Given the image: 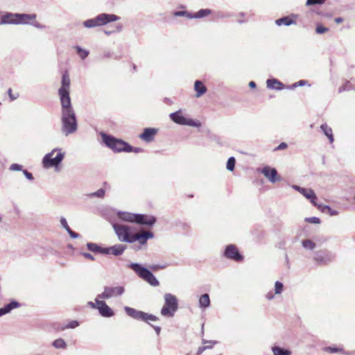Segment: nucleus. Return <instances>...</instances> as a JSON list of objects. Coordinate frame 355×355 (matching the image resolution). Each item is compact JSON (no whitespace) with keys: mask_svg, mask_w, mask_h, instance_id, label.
<instances>
[{"mask_svg":"<svg viewBox=\"0 0 355 355\" xmlns=\"http://www.w3.org/2000/svg\"><path fill=\"white\" fill-rule=\"evenodd\" d=\"M61 103V131L65 135L73 134L78 129V121L71 102Z\"/></svg>","mask_w":355,"mask_h":355,"instance_id":"f257e3e1","label":"nucleus"},{"mask_svg":"<svg viewBox=\"0 0 355 355\" xmlns=\"http://www.w3.org/2000/svg\"><path fill=\"white\" fill-rule=\"evenodd\" d=\"M36 17L37 15L35 14L12 13L6 12L0 17V25H28V24L30 23V20L36 19Z\"/></svg>","mask_w":355,"mask_h":355,"instance_id":"f03ea898","label":"nucleus"},{"mask_svg":"<svg viewBox=\"0 0 355 355\" xmlns=\"http://www.w3.org/2000/svg\"><path fill=\"white\" fill-rule=\"evenodd\" d=\"M100 135L104 144L114 153L126 152V150H130V145L126 141L103 132H101Z\"/></svg>","mask_w":355,"mask_h":355,"instance_id":"7ed1b4c3","label":"nucleus"},{"mask_svg":"<svg viewBox=\"0 0 355 355\" xmlns=\"http://www.w3.org/2000/svg\"><path fill=\"white\" fill-rule=\"evenodd\" d=\"M128 267L131 268L140 278L148 282L153 286H157L159 285V281L152 273V272L147 268L141 266L138 263H131Z\"/></svg>","mask_w":355,"mask_h":355,"instance_id":"20e7f679","label":"nucleus"},{"mask_svg":"<svg viewBox=\"0 0 355 355\" xmlns=\"http://www.w3.org/2000/svg\"><path fill=\"white\" fill-rule=\"evenodd\" d=\"M119 19V17L116 15L101 13L94 18L85 20L83 22V26L87 28H92L97 26H101Z\"/></svg>","mask_w":355,"mask_h":355,"instance_id":"39448f33","label":"nucleus"},{"mask_svg":"<svg viewBox=\"0 0 355 355\" xmlns=\"http://www.w3.org/2000/svg\"><path fill=\"white\" fill-rule=\"evenodd\" d=\"M64 157V153L60 148H55L46 154L42 159L43 166L46 168L58 167Z\"/></svg>","mask_w":355,"mask_h":355,"instance_id":"423d86ee","label":"nucleus"},{"mask_svg":"<svg viewBox=\"0 0 355 355\" xmlns=\"http://www.w3.org/2000/svg\"><path fill=\"white\" fill-rule=\"evenodd\" d=\"M164 298V305L161 309V314L165 317H173L178 309V298L171 293H166Z\"/></svg>","mask_w":355,"mask_h":355,"instance_id":"0eeeda50","label":"nucleus"},{"mask_svg":"<svg viewBox=\"0 0 355 355\" xmlns=\"http://www.w3.org/2000/svg\"><path fill=\"white\" fill-rule=\"evenodd\" d=\"M112 227L120 241L132 243L135 234L130 226L112 223Z\"/></svg>","mask_w":355,"mask_h":355,"instance_id":"6e6552de","label":"nucleus"},{"mask_svg":"<svg viewBox=\"0 0 355 355\" xmlns=\"http://www.w3.org/2000/svg\"><path fill=\"white\" fill-rule=\"evenodd\" d=\"M169 117L171 119V121H173L174 123L178 125H189L195 128H199L201 126V123L199 121L185 117L182 114V112L181 110L171 113Z\"/></svg>","mask_w":355,"mask_h":355,"instance_id":"1a4fd4ad","label":"nucleus"},{"mask_svg":"<svg viewBox=\"0 0 355 355\" xmlns=\"http://www.w3.org/2000/svg\"><path fill=\"white\" fill-rule=\"evenodd\" d=\"M124 311L125 313L132 318L146 322L148 324H150L149 321L158 320V318L153 314L145 313L129 306H125Z\"/></svg>","mask_w":355,"mask_h":355,"instance_id":"9d476101","label":"nucleus"},{"mask_svg":"<svg viewBox=\"0 0 355 355\" xmlns=\"http://www.w3.org/2000/svg\"><path fill=\"white\" fill-rule=\"evenodd\" d=\"M313 261L319 266H325L332 262L335 254L328 250L323 249L316 251L313 255Z\"/></svg>","mask_w":355,"mask_h":355,"instance_id":"9b49d317","label":"nucleus"},{"mask_svg":"<svg viewBox=\"0 0 355 355\" xmlns=\"http://www.w3.org/2000/svg\"><path fill=\"white\" fill-rule=\"evenodd\" d=\"M61 87L58 89V94L60 98V103L71 102L69 96L70 79L67 73L62 76Z\"/></svg>","mask_w":355,"mask_h":355,"instance_id":"f8f14e48","label":"nucleus"},{"mask_svg":"<svg viewBox=\"0 0 355 355\" xmlns=\"http://www.w3.org/2000/svg\"><path fill=\"white\" fill-rule=\"evenodd\" d=\"M125 288L123 286H105L102 293L98 294L97 296L101 299H110L121 296L123 294Z\"/></svg>","mask_w":355,"mask_h":355,"instance_id":"ddd939ff","label":"nucleus"},{"mask_svg":"<svg viewBox=\"0 0 355 355\" xmlns=\"http://www.w3.org/2000/svg\"><path fill=\"white\" fill-rule=\"evenodd\" d=\"M223 256L230 260H233L236 262L242 261L243 260V256L240 253L237 247L234 244H230L226 246Z\"/></svg>","mask_w":355,"mask_h":355,"instance_id":"4468645a","label":"nucleus"},{"mask_svg":"<svg viewBox=\"0 0 355 355\" xmlns=\"http://www.w3.org/2000/svg\"><path fill=\"white\" fill-rule=\"evenodd\" d=\"M258 171L263 174L271 183L274 184L282 180L275 168L265 166L261 170L258 169Z\"/></svg>","mask_w":355,"mask_h":355,"instance_id":"2eb2a0df","label":"nucleus"},{"mask_svg":"<svg viewBox=\"0 0 355 355\" xmlns=\"http://www.w3.org/2000/svg\"><path fill=\"white\" fill-rule=\"evenodd\" d=\"M96 296L95 301L97 304L96 309L98 310L100 315L104 318H110L114 315V311L105 303V301L101 300Z\"/></svg>","mask_w":355,"mask_h":355,"instance_id":"dca6fc26","label":"nucleus"},{"mask_svg":"<svg viewBox=\"0 0 355 355\" xmlns=\"http://www.w3.org/2000/svg\"><path fill=\"white\" fill-rule=\"evenodd\" d=\"M292 188L300 192L306 199L309 200L313 205H316L317 196L313 190L311 189L301 187L295 184L293 185Z\"/></svg>","mask_w":355,"mask_h":355,"instance_id":"f3484780","label":"nucleus"},{"mask_svg":"<svg viewBox=\"0 0 355 355\" xmlns=\"http://www.w3.org/2000/svg\"><path fill=\"white\" fill-rule=\"evenodd\" d=\"M157 221L153 216H148L146 214H136L135 223L142 225L153 226Z\"/></svg>","mask_w":355,"mask_h":355,"instance_id":"a211bd4d","label":"nucleus"},{"mask_svg":"<svg viewBox=\"0 0 355 355\" xmlns=\"http://www.w3.org/2000/svg\"><path fill=\"white\" fill-rule=\"evenodd\" d=\"M157 133V129L153 128H146L139 135V138L146 142H151L154 140Z\"/></svg>","mask_w":355,"mask_h":355,"instance_id":"6ab92c4d","label":"nucleus"},{"mask_svg":"<svg viewBox=\"0 0 355 355\" xmlns=\"http://www.w3.org/2000/svg\"><path fill=\"white\" fill-rule=\"evenodd\" d=\"M154 237V234L152 232H146L141 234H135L134 238H132V243L138 241L140 245H143L146 244L147 241Z\"/></svg>","mask_w":355,"mask_h":355,"instance_id":"aec40b11","label":"nucleus"},{"mask_svg":"<svg viewBox=\"0 0 355 355\" xmlns=\"http://www.w3.org/2000/svg\"><path fill=\"white\" fill-rule=\"evenodd\" d=\"M20 306L21 304L19 302L12 300L8 304H5L3 307L0 308V317L10 313L13 309Z\"/></svg>","mask_w":355,"mask_h":355,"instance_id":"412c9836","label":"nucleus"},{"mask_svg":"<svg viewBox=\"0 0 355 355\" xmlns=\"http://www.w3.org/2000/svg\"><path fill=\"white\" fill-rule=\"evenodd\" d=\"M292 17H296V15H292L291 16H286L275 20V24L277 26L284 25L286 26L296 24V21L292 19Z\"/></svg>","mask_w":355,"mask_h":355,"instance_id":"4be33fe9","label":"nucleus"},{"mask_svg":"<svg viewBox=\"0 0 355 355\" xmlns=\"http://www.w3.org/2000/svg\"><path fill=\"white\" fill-rule=\"evenodd\" d=\"M266 85L271 89L282 90L284 88V85L276 78L268 79Z\"/></svg>","mask_w":355,"mask_h":355,"instance_id":"5701e85b","label":"nucleus"},{"mask_svg":"<svg viewBox=\"0 0 355 355\" xmlns=\"http://www.w3.org/2000/svg\"><path fill=\"white\" fill-rule=\"evenodd\" d=\"M194 90L196 91V96L200 97L206 93L207 89L201 80H197L194 83Z\"/></svg>","mask_w":355,"mask_h":355,"instance_id":"b1692460","label":"nucleus"},{"mask_svg":"<svg viewBox=\"0 0 355 355\" xmlns=\"http://www.w3.org/2000/svg\"><path fill=\"white\" fill-rule=\"evenodd\" d=\"M117 216L121 220L123 221L135 223L136 214H132L125 211H119L117 213Z\"/></svg>","mask_w":355,"mask_h":355,"instance_id":"393cba45","label":"nucleus"},{"mask_svg":"<svg viewBox=\"0 0 355 355\" xmlns=\"http://www.w3.org/2000/svg\"><path fill=\"white\" fill-rule=\"evenodd\" d=\"M274 355H291L292 352L288 348L282 347L279 345H274L271 347Z\"/></svg>","mask_w":355,"mask_h":355,"instance_id":"a878e982","label":"nucleus"},{"mask_svg":"<svg viewBox=\"0 0 355 355\" xmlns=\"http://www.w3.org/2000/svg\"><path fill=\"white\" fill-rule=\"evenodd\" d=\"M127 246L122 244H117L110 247V254L114 256L121 255L126 250Z\"/></svg>","mask_w":355,"mask_h":355,"instance_id":"bb28decb","label":"nucleus"},{"mask_svg":"<svg viewBox=\"0 0 355 355\" xmlns=\"http://www.w3.org/2000/svg\"><path fill=\"white\" fill-rule=\"evenodd\" d=\"M322 350L325 352L334 354V353H343L346 355H351L349 352H345L344 349L340 347L336 346H327L324 347Z\"/></svg>","mask_w":355,"mask_h":355,"instance_id":"cd10ccee","label":"nucleus"},{"mask_svg":"<svg viewBox=\"0 0 355 355\" xmlns=\"http://www.w3.org/2000/svg\"><path fill=\"white\" fill-rule=\"evenodd\" d=\"M320 129L324 135L327 137L330 143H333L334 139L331 128L329 127L327 124L323 123L321 125Z\"/></svg>","mask_w":355,"mask_h":355,"instance_id":"c85d7f7f","label":"nucleus"},{"mask_svg":"<svg viewBox=\"0 0 355 355\" xmlns=\"http://www.w3.org/2000/svg\"><path fill=\"white\" fill-rule=\"evenodd\" d=\"M210 306L209 295L207 293L202 295L199 299V306L201 309H206Z\"/></svg>","mask_w":355,"mask_h":355,"instance_id":"c756f323","label":"nucleus"},{"mask_svg":"<svg viewBox=\"0 0 355 355\" xmlns=\"http://www.w3.org/2000/svg\"><path fill=\"white\" fill-rule=\"evenodd\" d=\"M302 247L306 250H313L316 248V243L311 239H303L301 241Z\"/></svg>","mask_w":355,"mask_h":355,"instance_id":"7c9ffc66","label":"nucleus"},{"mask_svg":"<svg viewBox=\"0 0 355 355\" xmlns=\"http://www.w3.org/2000/svg\"><path fill=\"white\" fill-rule=\"evenodd\" d=\"M211 13V10L206 8V9H200L196 13L193 15V18H203L205 17L208 16Z\"/></svg>","mask_w":355,"mask_h":355,"instance_id":"2f4dec72","label":"nucleus"},{"mask_svg":"<svg viewBox=\"0 0 355 355\" xmlns=\"http://www.w3.org/2000/svg\"><path fill=\"white\" fill-rule=\"evenodd\" d=\"M52 345H53V347H54L56 349H66L67 346L66 342L62 338L55 339L52 343Z\"/></svg>","mask_w":355,"mask_h":355,"instance_id":"473e14b6","label":"nucleus"},{"mask_svg":"<svg viewBox=\"0 0 355 355\" xmlns=\"http://www.w3.org/2000/svg\"><path fill=\"white\" fill-rule=\"evenodd\" d=\"M74 48L76 50L77 53L78 54V55L80 56V58L82 60H85L88 56L89 53V51L83 49L80 46H78V45L75 46Z\"/></svg>","mask_w":355,"mask_h":355,"instance_id":"72a5a7b5","label":"nucleus"},{"mask_svg":"<svg viewBox=\"0 0 355 355\" xmlns=\"http://www.w3.org/2000/svg\"><path fill=\"white\" fill-rule=\"evenodd\" d=\"M236 159L234 157H230L227 162L226 168L228 171H232L235 168Z\"/></svg>","mask_w":355,"mask_h":355,"instance_id":"f704fd0d","label":"nucleus"},{"mask_svg":"<svg viewBox=\"0 0 355 355\" xmlns=\"http://www.w3.org/2000/svg\"><path fill=\"white\" fill-rule=\"evenodd\" d=\"M175 17H186L189 19H193V15L185 10H179L173 12Z\"/></svg>","mask_w":355,"mask_h":355,"instance_id":"c9c22d12","label":"nucleus"},{"mask_svg":"<svg viewBox=\"0 0 355 355\" xmlns=\"http://www.w3.org/2000/svg\"><path fill=\"white\" fill-rule=\"evenodd\" d=\"M87 248L92 252L98 253L100 250V246L95 243H87Z\"/></svg>","mask_w":355,"mask_h":355,"instance_id":"e433bc0d","label":"nucleus"},{"mask_svg":"<svg viewBox=\"0 0 355 355\" xmlns=\"http://www.w3.org/2000/svg\"><path fill=\"white\" fill-rule=\"evenodd\" d=\"M283 290H284V284L279 281L275 282V294L280 295L283 292Z\"/></svg>","mask_w":355,"mask_h":355,"instance_id":"4c0bfd02","label":"nucleus"},{"mask_svg":"<svg viewBox=\"0 0 355 355\" xmlns=\"http://www.w3.org/2000/svg\"><path fill=\"white\" fill-rule=\"evenodd\" d=\"M79 322L77 320H71L68 322L64 327H62V330H64L66 329H75L79 326Z\"/></svg>","mask_w":355,"mask_h":355,"instance_id":"58836bf2","label":"nucleus"},{"mask_svg":"<svg viewBox=\"0 0 355 355\" xmlns=\"http://www.w3.org/2000/svg\"><path fill=\"white\" fill-rule=\"evenodd\" d=\"M327 0H306V6H315V5H322Z\"/></svg>","mask_w":355,"mask_h":355,"instance_id":"ea45409f","label":"nucleus"},{"mask_svg":"<svg viewBox=\"0 0 355 355\" xmlns=\"http://www.w3.org/2000/svg\"><path fill=\"white\" fill-rule=\"evenodd\" d=\"M218 342L214 340H207L202 339V344L206 347V349H211L214 345H216Z\"/></svg>","mask_w":355,"mask_h":355,"instance_id":"a19ab883","label":"nucleus"},{"mask_svg":"<svg viewBox=\"0 0 355 355\" xmlns=\"http://www.w3.org/2000/svg\"><path fill=\"white\" fill-rule=\"evenodd\" d=\"M105 190L103 189H100L96 192L91 193L89 196L92 197H97V198H103L105 196Z\"/></svg>","mask_w":355,"mask_h":355,"instance_id":"79ce46f5","label":"nucleus"},{"mask_svg":"<svg viewBox=\"0 0 355 355\" xmlns=\"http://www.w3.org/2000/svg\"><path fill=\"white\" fill-rule=\"evenodd\" d=\"M352 89V85L349 82H346L345 84L340 86L338 89V92L341 93L343 91L350 90Z\"/></svg>","mask_w":355,"mask_h":355,"instance_id":"37998d69","label":"nucleus"},{"mask_svg":"<svg viewBox=\"0 0 355 355\" xmlns=\"http://www.w3.org/2000/svg\"><path fill=\"white\" fill-rule=\"evenodd\" d=\"M305 221L310 223H313V224H320V219L319 218L315 217V216L306 218Z\"/></svg>","mask_w":355,"mask_h":355,"instance_id":"c03bdc74","label":"nucleus"},{"mask_svg":"<svg viewBox=\"0 0 355 355\" xmlns=\"http://www.w3.org/2000/svg\"><path fill=\"white\" fill-rule=\"evenodd\" d=\"M28 25H32L33 26L39 28V29H43L45 28V26L40 24L37 21H35V19L33 20H30V23L28 24Z\"/></svg>","mask_w":355,"mask_h":355,"instance_id":"a18cd8bd","label":"nucleus"},{"mask_svg":"<svg viewBox=\"0 0 355 355\" xmlns=\"http://www.w3.org/2000/svg\"><path fill=\"white\" fill-rule=\"evenodd\" d=\"M9 170L12 171H23L22 166L19 164H12L9 167Z\"/></svg>","mask_w":355,"mask_h":355,"instance_id":"49530a36","label":"nucleus"},{"mask_svg":"<svg viewBox=\"0 0 355 355\" xmlns=\"http://www.w3.org/2000/svg\"><path fill=\"white\" fill-rule=\"evenodd\" d=\"M314 206L316 207L322 212H325L328 209H330V207L329 205L318 204L317 202H316V205H314Z\"/></svg>","mask_w":355,"mask_h":355,"instance_id":"de8ad7c7","label":"nucleus"},{"mask_svg":"<svg viewBox=\"0 0 355 355\" xmlns=\"http://www.w3.org/2000/svg\"><path fill=\"white\" fill-rule=\"evenodd\" d=\"M60 224L62 225V227L67 232L69 230V229H71L69 227V226L68 225V223H67V219L64 218V217H61L60 218Z\"/></svg>","mask_w":355,"mask_h":355,"instance_id":"09e8293b","label":"nucleus"},{"mask_svg":"<svg viewBox=\"0 0 355 355\" xmlns=\"http://www.w3.org/2000/svg\"><path fill=\"white\" fill-rule=\"evenodd\" d=\"M328 31V28L321 25H318L315 28V32L318 34H322Z\"/></svg>","mask_w":355,"mask_h":355,"instance_id":"8fccbe9b","label":"nucleus"},{"mask_svg":"<svg viewBox=\"0 0 355 355\" xmlns=\"http://www.w3.org/2000/svg\"><path fill=\"white\" fill-rule=\"evenodd\" d=\"M307 84V81L305 80H300L297 83L292 85L291 88H295L297 87H302Z\"/></svg>","mask_w":355,"mask_h":355,"instance_id":"3c124183","label":"nucleus"},{"mask_svg":"<svg viewBox=\"0 0 355 355\" xmlns=\"http://www.w3.org/2000/svg\"><path fill=\"white\" fill-rule=\"evenodd\" d=\"M144 150L141 148H139V147H133L130 145V150H126L125 153H130V152H133L135 153H141L143 152Z\"/></svg>","mask_w":355,"mask_h":355,"instance_id":"603ef678","label":"nucleus"},{"mask_svg":"<svg viewBox=\"0 0 355 355\" xmlns=\"http://www.w3.org/2000/svg\"><path fill=\"white\" fill-rule=\"evenodd\" d=\"M287 147H288V144H287L286 142H282V143H280V144H279V146H277L275 148V150H284V149H286Z\"/></svg>","mask_w":355,"mask_h":355,"instance_id":"864d4df0","label":"nucleus"},{"mask_svg":"<svg viewBox=\"0 0 355 355\" xmlns=\"http://www.w3.org/2000/svg\"><path fill=\"white\" fill-rule=\"evenodd\" d=\"M22 172L28 180H33L34 179L33 174L28 172L27 170H23Z\"/></svg>","mask_w":355,"mask_h":355,"instance_id":"5fc2aeb1","label":"nucleus"},{"mask_svg":"<svg viewBox=\"0 0 355 355\" xmlns=\"http://www.w3.org/2000/svg\"><path fill=\"white\" fill-rule=\"evenodd\" d=\"M67 233L69 234V236L73 239H78L80 237V234L72 231L71 229H69L67 231Z\"/></svg>","mask_w":355,"mask_h":355,"instance_id":"6e6d98bb","label":"nucleus"},{"mask_svg":"<svg viewBox=\"0 0 355 355\" xmlns=\"http://www.w3.org/2000/svg\"><path fill=\"white\" fill-rule=\"evenodd\" d=\"M98 253H101V254H110V248H102V247H100V250H98Z\"/></svg>","mask_w":355,"mask_h":355,"instance_id":"4d7b16f0","label":"nucleus"},{"mask_svg":"<svg viewBox=\"0 0 355 355\" xmlns=\"http://www.w3.org/2000/svg\"><path fill=\"white\" fill-rule=\"evenodd\" d=\"M166 267V265L155 264V265L150 266V268L152 269V270H159V269H164Z\"/></svg>","mask_w":355,"mask_h":355,"instance_id":"13d9d810","label":"nucleus"},{"mask_svg":"<svg viewBox=\"0 0 355 355\" xmlns=\"http://www.w3.org/2000/svg\"><path fill=\"white\" fill-rule=\"evenodd\" d=\"M82 255L86 258V259H88L89 260H92V261H94V257L90 254V253H88V252H83L82 253Z\"/></svg>","mask_w":355,"mask_h":355,"instance_id":"bf43d9fd","label":"nucleus"},{"mask_svg":"<svg viewBox=\"0 0 355 355\" xmlns=\"http://www.w3.org/2000/svg\"><path fill=\"white\" fill-rule=\"evenodd\" d=\"M239 16L240 17V18L238 19V22L239 24H243L246 22V20L243 19V18H244L245 16V14L244 12H240L239 14Z\"/></svg>","mask_w":355,"mask_h":355,"instance_id":"052dcab7","label":"nucleus"},{"mask_svg":"<svg viewBox=\"0 0 355 355\" xmlns=\"http://www.w3.org/2000/svg\"><path fill=\"white\" fill-rule=\"evenodd\" d=\"M274 297L275 295L272 291H269L266 295V299H268V300H273Z\"/></svg>","mask_w":355,"mask_h":355,"instance_id":"680f3d73","label":"nucleus"},{"mask_svg":"<svg viewBox=\"0 0 355 355\" xmlns=\"http://www.w3.org/2000/svg\"><path fill=\"white\" fill-rule=\"evenodd\" d=\"M327 211L330 216H337L338 214V211L332 209L331 207H330V209L327 210Z\"/></svg>","mask_w":355,"mask_h":355,"instance_id":"e2e57ef3","label":"nucleus"},{"mask_svg":"<svg viewBox=\"0 0 355 355\" xmlns=\"http://www.w3.org/2000/svg\"><path fill=\"white\" fill-rule=\"evenodd\" d=\"M8 93L9 97H10L11 101H14V100H15L17 98V96H15L12 95V89L10 88L8 89Z\"/></svg>","mask_w":355,"mask_h":355,"instance_id":"0e129e2a","label":"nucleus"},{"mask_svg":"<svg viewBox=\"0 0 355 355\" xmlns=\"http://www.w3.org/2000/svg\"><path fill=\"white\" fill-rule=\"evenodd\" d=\"M206 350L205 345L199 347L197 352V355H200L204 351Z\"/></svg>","mask_w":355,"mask_h":355,"instance_id":"69168bd1","label":"nucleus"},{"mask_svg":"<svg viewBox=\"0 0 355 355\" xmlns=\"http://www.w3.org/2000/svg\"><path fill=\"white\" fill-rule=\"evenodd\" d=\"M150 326L155 329L157 335H159L160 334V331H161V328L158 326H154V325H152L150 324Z\"/></svg>","mask_w":355,"mask_h":355,"instance_id":"338daca9","label":"nucleus"},{"mask_svg":"<svg viewBox=\"0 0 355 355\" xmlns=\"http://www.w3.org/2000/svg\"><path fill=\"white\" fill-rule=\"evenodd\" d=\"M103 57L104 58H110L112 57V53L110 51H105L103 53Z\"/></svg>","mask_w":355,"mask_h":355,"instance_id":"774afa93","label":"nucleus"}]
</instances>
